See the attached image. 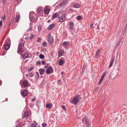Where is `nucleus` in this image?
<instances>
[{
  "instance_id": "nucleus-1",
  "label": "nucleus",
  "mask_w": 127,
  "mask_h": 127,
  "mask_svg": "<svg viewBox=\"0 0 127 127\" xmlns=\"http://www.w3.org/2000/svg\"><path fill=\"white\" fill-rule=\"evenodd\" d=\"M24 43V41H22L20 42L18 45L17 52L19 54H20V53H21L23 51Z\"/></svg>"
},
{
  "instance_id": "nucleus-2",
  "label": "nucleus",
  "mask_w": 127,
  "mask_h": 127,
  "mask_svg": "<svg viewBox=\"0 0 127 127\" xmlns=\"http://www.w3.org/2000/svg\"><path fill=\"white\" fill-rule=\"evenodd\" d=\"M80 99V96L78 95L75 96L71 103L72 104H75L78 102Z\"/></svg>"
},
{
  "instance_id": "nucleus-3",
  "label": "nucleus",
  "mask_w": 127,
  "mask_h": 127,
  "mask_svg": "<svg viewBox=\"0 0 127 127\" xmlns=\"http://www.w3.org/2000/svg\"><path fill=\"white\" fill-rule=\"evenodd\" d=\"M47 39L48 42L51 44H52L54 42V39L50 33H49L47 35Z\"/></svg>"
},
{
  "instance_id": "nucleus-4",
  "label": "nucleus",
  "mask_w": 127,
  "mask_h": 127,
  "mask_svg": "<svg viewBox=\"0 0 127 127\" xmlns=\"http://www.w3.org/2000/svg\"><path fill=\"white\" fill-rule=\"evenodd\" d=\"M82 121L84 122L86 124V127H89L91 124V122L86 117H85L82 119Z\"/></svg>"
},
{
  "instance_id": "nucleus-5",
  "label": "nucleus",
  "mask_w": 127,
  "mask_h": 127,
  "mask_svg": "<svg viewBox=\"0 0 127 127\" xmlns=\"http://www.w3.org/2000/svg\"><path fill=\"white\" fill-rule=\"evenodd\" d=\"M54 72V70L51 66H49L47 69L46 72L47 74H50Z\"/></svg>"
},
{
  "instance_id": "nucleus-6",
  "label": "nucleus",
  "mask_w": 127,
  "mask_h": 127,
  "mask_svg": "<svg viewBox=\"0 0 127 127\" xmlns=\"http://www.w3.org/2000/svg\"><path fill=\"white\" fill-rule=\"evenodd\" d=\"M65 14L64 13L62 14L61 17L59 18V21L60 22H63L65 20Z\"/></svg>"
},
{
  "instance_id": "nucleus-7",
  "label": "nucleus",
  "mask_w": 127,
  "mask_h": 127,
  "mask_svg": "<svg viewBox=\"0 0 127 127\" xmlns=\"http://www.w3.org/2000/svg\"><path fill=\"white\" fill-rule=\"evenodd\" d=\"M21 94L23 96L25 97L28 94V91L26 90H23Z\"/></svg>"
},
{
  "instance_id": "nucleus-8",
  "label": "nucleus",
  "mask_w": 127,
  "mask_h": 127,
  "mask_svg": "<svg viewBox=\"0 0 127 127\" xmlns=\"http://www.w3.org/2000/svg\"><path fill=\"white\" fill-rule=\"evenodd\" d=\"M29 116V114L28 113V111H26L24 112L23 116L22 117L23 118H27Z\"/></svg>"
},
{
  "instance_id": "nucleus-9",
  "label": "nucleus",
  "mask_w": 127,
  "mask_h": 127,
  "mask_svg": "<svg viewBox=\"0 0 127 127\" xmlns=\"http://www.w3.org/2000/svg\"><path fill=\"white\" fill-rule=\"evenodd\" d=\"M67 0H64L61 3V4H60V6L62 5L64 7L67 4Z\"/></svg>"
},
{
  "instance_id": "nucleus-10",
  "label": "nucleus",
  "mask_w": 127,
  "mask_h": 127,
  "mask_svg": "<svg viewBox=\"0 0 127 127\" xmlns=\"http://www.w3.org/2000/svg\"><path fill=\"white\" fill-rule=\"evenodd\" d=\"M20 15L19 14L17 13L15 19V22L17 23L18 22L19 20L20 19Z\"/></svg>"
},
{
  "instance_id": "nucleus-11",
  "label": "nucleus",
  "mask_w": 127,
  "mask_h": 127,
  "mask_svg": "<svg viewBox=\"0 0 127 127\" xmlns=\"http://www.w3.org/2000/svg\"><path fill=\"white\" fill-rule=\"evenodd\" d=\"M10 46L8 42H7L4 46V48L6 50H8Z\"/></svg>"
},
{
  "instance_id": "nucleus-12",
  "label": "nucleus",
  "mask_w": 127,
  "mask_h": 127,
  "mask_svg": "<svg viewBox=\"0 0 127 127\" xmlns=\"http://www.w3.org/2000/svg\"><path fill=\"white\" fill-rule=\"evenodd\" d=\"M29 54L27 53H25L22 55V57L25 59L29 58Z\"/></svg>"
},
{
  "instance_id": "nucleus-13",
  "label": "nucleus",
  "mask_w": 127,
  "mask_h": 127,
  "mask_svg": "<svg viewBox=\"0 0 127 127\" xmlns=\"http://www.w3.org/2000/svg\"><path fill=\"white\" fill-rule=\"evenodd\" d=\"M59 17V16L58 13H56L54 14L52 16V18L55 19L56 18H58Z\"/></svg>"
},
{
  "instance_id": "nucleus-14",
  "label": "nucleus",
  "mask_w": 127,
  "mask_h": 127,
  "mask_svg": "<svg viewBox=\"0 0 127 127\" xmlns=\"http://www.w3.org/2000/svg\"><path fill=\"white\" fill-rule=\"evenodd\" d=\"M28 83V82L27 80H24L23 82V85L25 87H27Z\"/></svg>"
},
{
  "instance_id": "nucleus-15",
  "label": "nucleus",
  "mask_w": 127,
  "mask_h": 127,
  "mask_svg": "<svg viewBox=\"0 0 127 127\" xmlns=\"http://www.w3.org/2000/svg\"><path fill=\"white\" fill-rule=\"evenodd\" d=\"M55 26V24H50L47 27V29L48 30H50L54 27Z\"/></svg>"
},
{
  "instance_id": "nucleus-16",
  "label": "nucleus",
  "mask_w": 127,
  "mask_h": 127,
  "mask_svg": "<svg viewBox=\"0 0 127 127\" xmlns=\"http://www.w3.org/2000/svg\"><path fill=\"white\" fill-rule=\"evenodd\" d=\"M114 61V58L112 59H111L110 61V65L109 66V68H110L112 66Z\"/></svg>"
},
{
  "instance_id": "nucleus-17",
  "label": "nucleus",
  "mask_w": 127,
  "mask_h": 127,
  "mask_svg": "<svg viewBox=\"0 0 127 127\" xmlns=\"http://www.w3.org/2000/svg\"><path fill=\"white\" fill-rule=\"evenodd\" d=\"M46 108L48 109H50L52 107V105L51 103H47L46 104Z\"/></svg>"
},
{
  "instance_id": "nucleus-18",
  "label": "nucleus",
  "mask_w": 127,
  "mask_h": 127,
  "mask_svg": "<svg viewBox=\"0 0 127 127\" xmlns=\"http://www.w3.org/2000/svg\"><path fill=\"white\" fill-rule=\"evenodd\" d=\"M81 6V5L77 3H74V4L73 7L76 8H79Z\"/></svg>"
},
{
  "instance_id": "nucleus-19",
  "label": "nucleus",
  "mask_w": 127,
  "mask_h": 127,
  "mask_svg": "<svg viewBox=\"0 0 127 127\" xmlns=\"http://www.w3.org/2000/svg\"><path fill=\"white\" fill-rule=\"evenodd\" d=\"M47 7V6H46V8L45 9V10L44 11V13L46 14H48L49 12L50 9H49Z\"/></svg>"
},
{
  "instance_id": "nucleus-20",
  "label": "nucleus",
  "mask_w": 127,
  "mask_h": 127,
  "mask_svg": "<svg viewBox=\"0 0 127 127\" xmlns=\"http://www.w3.org/2000/svg\"><path fill=\"white\" fill-rule=\"evenodd\" d=\"M39 72L41 75H42L44 74L45 71V70L44 69H40L39 70Z\"/></svg>"
},
{
  "instance_id": "nucleus-21",
  "label": "nucleus",
  "mask_w": 127,
  "mask_h": 127,
  "mask_svg": "<svg viewBox=\"0 0 127 127\" xmlns=\"http://www.w3.org/2000/svg\"><path fill=\"white\" fill-rule=\"evenodd\" d=\"M43 9V7H39L37 9V12L39 13H41Z\"/></svg>"
},
{
  "instance_id": "nucleus-22",
  "label": "nucleus",
  "mask_w": 127,
  "mask_h": 127,
  "mask_svg": "<svg viewBox=\"0 0 127 127\" xmlns=\"http://www.w3.org/2000/svg\"><path fill=\"white\" fill-rule=\"evenodd\" d=\"M100 50H97L96 53L95 57L96 58H97L99 56Z\"/></svg>"
},
{
  "instance_id": "nucleus-23",
  "label": "nucleus",
  "mask_w": 127,
  "mask_h": 127,
  "mask_svg": "<svg viewBox=\"0 0 127 127\" xmlns=\"http://www.w3.org/2000/svg\"><path fill=\"white\" fill-rule=\"evenodd\" d=\"M37 124L36 123L34 122L31 124V127H36Z\"/></svg>"
},
{
  "instance_id": "nucleus-24",
  "label": "nucleus",
  "mask_w": 127,
  "mask_h": 127,
  "mask_svg": "<svg viewBox=\"0 0 127 127\" xmlns=\"http://www.w3.org/2000/svg\"><path fill=\"white\" fill-rule=\"evenodd\" d=\"M64 63V61L63 60H60L59 62V64L60 65H62Z\"/></svg>"
},
{
  "instance_id": "nucleus-25",
  "label": "nucleus",
  "mask_w": 127,
  "mask_h": 127,
  "mask_svg": "<svg viewBox=\"0 0 127 127\" xmlns=\"http://www.w3.org/2000/svg\"><path fill=\"white\" fill-rule=\"evenodd\" d=\"M29 18L31 21H33L34 19V17L33 16H31L30 15L29 16Z\"/></svg>"
},
{
  "instance_id": "nucleus-26",
  "label": "nucleus",
  "mask_w": 127,
  "mask_h": 127,
  "mask_svg": "<svg viewBox=\"0 0 127 127\" xmlns=\"http://www.w3.org/2000/svg\"><path fill=\"white\" fill-rule=\"evenodd\" d=\"M39 57L41 59H43L44 58V56L43 55L41 54L39 55Z\"/></svg>"
},
{
  "instance_id": "nucleus-27",
  "label": "nucleus",
  "mask_w": 127,
  "mask_h": 127,
  "mask_svg": "<svg viewBox=\"0 0 127 127\" xmlns=\"http://www.w3.org/2000/svg\"><path fill=\"white\" fill-rule=\"evenodd\" d=\"M104 78H103V77H101L100 79V80H99V83H98V85H99V84H100L101 82H102L103 80V79Z\"/></svg>"
},
{
  "instance_id": "nucleus-28",
  "label": "nucleus",
  "mask_w": 127,
  "mask_h": 127,
  "mask_svg": "<svg viewBox=\"0 0 127 127\" xmlns=\"http://www.w3.org/2000/svg\"><path fill=\"white\" fill-rule=\"evenodd\" d=\"M107 71H105L103 74L102 75V77H103V78H104L105 77V75L107 73Z\"/></svg>"
},
{
  "instance_id": "nucleus-29",
  "label": "nucleus",
  "mask_w": 127,
  "mask_h": 127,
  "mask_svg": "<svg viewBox=\"0 0 127 127\" xmlns=\"http://www.w3.org/2000/svg\"><path fill=\"white\" fill-rule=\"evenodd\" d=\"M82 18V17L81 16H78L77 18V19L78 20H80Z\"/></svg>"
},
{
  "instance_id": "nucleus-30",
  "label": "nucleus",
  "mask_w": 127,
  "mask_h": 127,
  "mask_svg": "<svg viewBox=\"0 0 127 127\" xmlns=\"http://www.w3.org/2000/svg\"><path fill=\"white\" fill-rule=\"evenodd\" d=\"M67 44V43L65 41L64 42L62 43V45L63 46H66Z\"/></svg>"
},
{
  "instance_id": "nucleus-31",
  "label": "nucleus",
  "mask_w": 127,
  "mask_h": 127,
  "mask_svg": "<svg viewBox=\"0 0 127 127\" xmlns=\"http://www.w3.org/2000/svg\"><path fill=\"white\" fill-rule=\"evenodd\" d=\"M41 26L40 25H39L38 26V31H40L41 29Z\"/></svg>"
},
{
  "instance_id": "nucleus-32",
  "label": "nucleus",
  "mask_w": 127,
  "mask_h": 127,
  "mask_svg": "<svg viewBox=\"0 0 127 127\" xmlns=\"http://www.w3.org/2000/svg\"><path fill=\"white\" fill-rule=\"evenodd\" d=\"M69 24L70 26H73L74 25L73 23L72 22H71L69 23Z\"/></svg>"
},
{
  "instance_id": "nucleus-33",
  "label": "nucleus",
  "mask_w": 127,
  "mask_h": 127,
  "mask_svg": "<svg viewBox=\"0 0 127 127\" xmlns=\"http://www.w3.org/2000/svg\"><path fill=\"white\" fill-rule=\"evenodd\" d=\"M94 23L93 22L90 25V27L92 28H93V25H94Z\"/></svg>"
},
{
  "instance_id": "nucleus-34",
  "label": "nucleus",
  "mask_w": 127,
  "mask_h": 127,
  "mask_svg": "<svg viewBox=\"0 0 127 127\" xmlns=\"http://www.w3.org/2000/svg\"><path fill=\"white\" fill-rule=\"evenodd\" d=\"M46 43L45 42H44L43 43L42 45L44 47H45L46 46Z\"/></svg>"
},
{
  "instance_id": "nucleus-35",
  "label": "nucleus",
  "mask_w": 127,
  "mask_h": 127,
  "mask_svg": "<svg viewBox=\"0 0 127 127\" xmlns=\"http://www.w3.org/2000/svg\"><path fill=\"white\" fill-rule=\"evenodd\" d=\"M58 56L59 57H61L62 56V54L60 52H59L58 53Z\"/></svg>"
},
{
  "instance_id": "nucleus-36",
  "label": "nucleus",
  "mask_w": 127,
  "mask_h": 127,
  "mask_svg": "<svg viewBox=\"0 0 127 127\" xmlns=\"http://www.w3.org/2000/svg\"><path fill=\"white\" fill-rule=\"evenodd\" d=\"M28 75H29V76L31 77H33V74L31 73H29Z\"/></svg>"
},
{
  "instance_id": "nucleus-37",
  "label": "nucleus",
  "mask_w": 127,
  "mask_h": 127,
  "mask_svg": "<svg viewBox=\"0 0 127 127\" xmlns=\"http://www.w3.org/2000/svg\"><path fill=\"white\" fill-rule=\"evenodd\" d=\"M33 67H31L30 68H28V70L29 71H31L33 69Z\"/></svg>"
},
{
  "instance_id": "nucleus-38",
  "label": "nucleus",
  "mask_w": 127,
  "mask_h": 127,
  "mask_svg": "<svg viewBox=\"0 0 127 127\" xmlns=\"http://www.w3.org/2000/svg\"><path fill=\"white\" fill-rule=\"evenodd\" d=\"M32 27H31L30 28H29L28 30V31H32Z\"/></svg>"
},
{
  "instance_id": "nucleus-39",
  "label": "nucleus",
  "mask_w": 127,
  "mask_h": 127,
  "mask_svg": "<svg viewBox=\"0 0 127 127\" xmlns=\"http://www.w3.org/2000/svg\"><path fill=\"white\" fill-rule=\"evenodd\" d=\"M17 2V3H19L21 2V0H15Z\"/></svg>"
},
{
  "instance_id": "nucleus-40",
  "label": "nucleus",
  "mask_w": 127,
  "mask_h": 127,
  "mask_svg": "<svg viewBox=\"0 0 127 127\" xmlns=\"http://www.w3.org/2000/svg\"><path fill=\"white\" fill-rule=\"evenodd\" d=\"M47 126V124H42V126L43 127H44Z\"/></svg>"
},
{
  "instance_id": "nucleus-41",
  "label": "nucleus",
  "mask_w": 127,
  "mask_h": 127,
  "mask_svg": "<svg viewBox=\"0 0 127 127\" xmlns=\"http://www.w3.org/2000/svg\"><path fill=\"white\" fill-rule=\"evenodd\" d=\"M6 0H2V2L3 4H5L6 2Z\"/></svg>"
},
{
  "instance_id": "nucleus-42",
  "label": "nucleus",
  "mask_w": 127,
  "mask_h": 127,
  "mask_svg": "<svg viewBox=\"0 0 127 127\" xmlns=\"http://www.w3.org/2000/svg\"><path fill=\"white\" fill-rule=\"evenodd\" d=\"M41 62L40 61H38L36 63V65H37L38 64H41Z\"/></svg>"
},
{
  "instance_id": "nucleus-43",
  "label": "nucleus",
  "mask_w": 127,
  "mask_h": 127,
  "mask_svg": "<svg viewBox=\"0 0 127 127\" xmlns=\"http://www.w3.org/2000/svg\"><path fill=\"white\" fill-rule=\"evenodd\" d=\"M2 18L3 20H4L6 19V17L5 16H2Z\"/></svg>"
},
{
  "instance_id": "nucleus-44",
  "label": "nucleus",
  "mask_w": 127,
  "mask_h": 127,
  "mask_svg": "<svg viewBox=\"0 0 127 127\" xmlns=\"http://www.w3.org/2000/svg\"><path fill=\"white\" fill-rule=\"evenodd\" d=\"M33 36V35L32 34H31L30 37V39L31 40Z\"/></svg>"
},
{
  "instance_id": "nucleus-45",
  "label": "nucleus",
  "mask_w": 127,
  "mask_h": 127,
  "mask_svg": "<svg viewBox=\"0 0 127 127\" xmlns=\"http://www.w3.org/2000/svg\"><path fill=\"white\" fill-rule=\"evenodd\" d=\"M42 64L43 65H44L45 63V62L44 61H42L41 62Z\"/></svg>"
},
{
  "instance_id": "nucleus-46",
  "label": "nucleus",
  "mask_w": 127,
  "mask_h": 127,
  "mask_svg": "<svg viewBox=\"0 0 127 127\" xmlns=\"http://www.w3.org/2000/svg\"><path fill=\"white\" fill-rule=\"evenodd\" d=\"M62 107L63 110H65L66 109V108L64 106H62Z\"/></svg>"
},
{
  "instance_id": "nucleus-47",
  "label": "nucleus",
  "mask_w": 127,
  "mask_h": 127,
  "mask_svg": "<svg viewBox=\"0 0 127 127\" xmlns=\"http://www.w3.org/2000/svg\"><path fill=\"white\" fill-rule=\"evenodd\" d=\"M69 28L70 29L72 30L73 29V26H70L69 27Z\"/></svg>"
},
{
  "instance_id": "nucleus-48",
  "label": "nucleus",
  "mask_w": 127,
  "mask_h": 127,
  "mask_svg": "<svg viewBox=\"0 0 127 127\" xmlns=\"http://www.w3.org/2000/svg\"><path fill=\"white\" fill-rule=\"evenodd\" d=\"M58 84L59 85H60L61 84V82H60V80H59L58 81Z\"/></svg>"
},
{
  "instance_id": "nucleus-49",
  "label": "nucleus",
  "mask_w": 127,
  "mask_h": 127,
  "mask_svg": "<svg viewBox=\"0 0 127 127\" xmlns=\"http://www.w3.org/2000/svg\"><path fill=\"white\" fill-rule=\"evenodd\" d=\"M16 127H22L21 125H17Z\"/></svg>"
},
{
  "instance_id": "nucleus-50",
  "label": "nucleus",
  "mask_w": 127,
  "mask_h": 127,
  "mask_svg": "<svg viewBox=\"0 0 127 127\" xmlns=\"http://www.w3.org/2000/svg\"><path fill=\"white\" fill-rule=\"evenodd\" d=\"M73 11V10L72 9H70L69 10V11L70 13H71Z\"/></svg>"
},
{
  "instance_id": "nucleus-51",
  "label": "nucleus",
  "mask_w": 127,
  "mask_h": 127,
  "mask_svg": "<svg viewBox=\"0 0 127 127\" xmlns=\"http://www.w3.org/2000/svg\"><path fill=\"white\" fill-rule=\"evenodd\" d=\"M2 24V21H0V26H1Z\"/></svg>"
},
{
  "instance_id": "nucleus-52",
  "label": "nucleus",
  "mask_w": 127,
  "mask_h": 127,
  "mask_svg": "<svg viewBox=\"0 0 127 127\" xmlns=\"http://www.w3.org/2000/svg\"><path fill=\"white\" fill-rule=\"evenodd\" d=\"M35 98H34L32 99V101H33L35 100Z\"/></svg>"
},
{
  "instance_id": "nucleus-53",
  "label": "nucleus",
  "mask_w": 127,
  "mask_h": 127,
  "mask_svg": "<svg viewBox=\"0 0 127 127\" xmlns=\"http://www.w3.org/2000/svg\"><path fill=\"white\" fill-rule=\"evenodd\" d=\"M33 105H34V104H31L30 105V107H32L33 106Z\"/></svg>"
},
{
  "instance_id": "nucleus-54",
  "label": "nucleus",
  "mask_w": 127,
  "mask_h": 127,
  "mask_svg": "<svg viewBox=\"0 0 127 127\" xmlns=\"http://www.w3.org/2000/svg\"><path fill=\"white\" fill-rule=\"evenodd\" d=\"M2 84V82L0 80V86Z\"/></svg>"
},
{
  "instance_id": "nucleus-55",
  "label": "nucleus",
  "mask_w": 127,
  "mask_h": 127,
  "mask_svg": "<svg viewBox=\"0 0 127 127\" xmlns=\"http://www.w3.org/2000/svg\"><path fill=\"white\" fill-rule=\"evenodd\" d=\"M37 42L38 43H39V42L40 41H39V38H38V40H37Z\"/></svg>"
},
{
  "instance_id": "nucleus-56",
  "label": "nucleus",
  "mask_w": 127,
  "mask_h": 127,
  "mask_svg": "<svg viewBox=\"0 0 127 127\" xmlns=\"http://www.w3.org/2000/svg\"><path fill=\"white\" fill-rule=\"evenodd\" d=\"M98 25H98V26H97V29H99Z\"/></svg>"
},
{
  "instance_id": "nucleus-57",
  "label": "nucleus",
  "mask_w": 127,
  "mask_h": 127,
  "mask_svg": "<svg viewBox=\"0 0 127 127\" xmlns=\"http://www.w3.org/2000/svg\"><path fill=\"white\" fill-rule=\"evenodd\" d=\"M44 67L45 68H47V66H44Z\"/></svg>"
},
{
  "instance_id": "nucleus-58",
  "label": "nucleus",
  "mask_w": 127,
  "mask_h": 127,
  "mask_svg": "<svg viewBox=\"0 0 127 127\" xmlns=\"http://www.w3.org/2000/svg\"><path fill=\"white\" fill-rule=\"evenodd\" d=\"M63 73V72H61V74H62Z\"/></svg>"
},
{
  "instance_id": "nucleus-59",
  "label": "nucleus",
  "mask_w": 127,
  "mask_h": 127,
  "mask_svg": "<svg viewBox=\"0 0 127 127\" xmlns=\"http://www.w3.org/2000/svg\"><path fill=\"white\" fill-rule=\"evenodd\" d=\"M50 20H48V22H50Z\"/></svg>"
},
{
  "instance_id": "nucleus-60",
  "label": "nucleus",
  "mask_w": 127,
  "mask_h": 127,
  "mask_svg": "<svg viewBox=\"0 0 127 127\" xmlns=\"http://www.w3.org/2000/svg\"><path fill=\"white\" fill-rule=\"evenodd\" d=\"M36 53H37V54H39V53L38 52H36Z\"/></svg>"
},
{
  "instance_id": "nucleus-61",
  "label": "nucleus",
  "mask_w": 127,
  "mask_h": 127,
  "mask_svg": "<svg viewBox=\"0 0 127 127\" xmlns=\"http://www.w3.org/2000/svg\"><path fill=\"white\" fill-rule=\"evenodd\" d=\"M38 127H39L38 126Z\"/></svg>"
}]
</instances>
